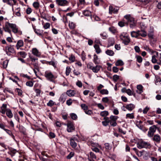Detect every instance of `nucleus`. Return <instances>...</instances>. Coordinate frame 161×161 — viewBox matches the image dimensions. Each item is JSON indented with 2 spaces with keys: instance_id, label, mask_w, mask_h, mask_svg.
<instances>
[{
  "instance_id": "obj_16",
  "label": "nucleus",
  "mask_w": 161,
  "mask_h": 161,
  "mask_svg": "<svg viewBox=\"0 0 161 161\" xmlns=\"http://www.w3.org/2000/svg\"><path fill=\"white\" fill-rule=\"evenodd\" d=\"M91 159L95 160L97 159V157L93 152H90L89 154L88 155V159Z\"/></svg>"
},
{
  "instance_id": "obj_61",
  "label": "nucleus",
  "mask_w": 161,
  "mask_h": 161,
  "mask_svg": "<svg viewBox=\"0 0 161 161\" xmlns=\"http://www.w3.org/2000/svg\"><path fill=\"white\" fill-rule=\"evenodd\" d=\"M99 147H91V149L92 151L96 152L98 153L99 152Z\"/></svg>"
},
{
  "instance_id": "obj_12",
  "label": "nucleus",
  "mask_w": 161,
  "mask_h": 161,
  "mask_svg": "<svg viewBox=\"0 0 161 161\" xmlns=\"http://www.w3.org/2000/svg\"><path fill=\"white\" fill-rule=\"evenodd\" d=\"M32 53L35 56L40 57L41 55V52L36 48H32L31 50Z\"/></svg>"
},
{
  "instance_id": "obj_32",
  "label": "nucleus",
  "mask_w": 161,
  "mask_h": 161,
  "mask_svg": "<svg viewBox=\"0 0 161 161\" xmlns=\"http://www.w3.org/2000/svg\"><path fill=\"white\" fill-rule=\"evenodd\" d=\"M109 114V113L108 111H104L101 112L100 115L101 116L103 117H105Z\"/></svg>"
},
{
  "instance_id": "obj_14",
  "label": "nucleus",
  "mask_w": 161,
  "mask_h": 161,
  "mask_svg": "<svg viewBox=\"0 0 161 161\" xmlns=\"http://www.w3.org/2000/svg\"><path fill=\"white\" fill-rule=\"evenodd\" d=\"M152 140L157 143H159L161 141L160 136L158 134L155 135L152 138Z\"/></svg>"
},
{
  "instance_id": "obj_6",
  "label": "nucleus",
  "mask_w": 161,
  "mask_h": 161,
  "mask_svg": "<svg viewBox=\"0 0 161 161\" xmlns=\"http://www.w3.org/2000/svg\"><path fill=\"white\" fill-rule=\"evenodd\" d=\"M119 117L116 116L111 115L110 116V125L111 126L115 127L117 125L116 120Z\"/></svg>"
},
{
  "instance_id": "obj_27",
  "label": "nucleus",
  "mask_w": 161,
  "mask_h": 161,
  "mask_svg": "<svg viewBox=\"0 0 161 161\" xmlns=\"http://www.w3.org/2000/svg\"><path fill=\"white\" fill-rule=\"evenodd\" d=\"M138 36H141L143 37H145L147 35V33L144 31H138Z\"/></svg>"
},
{
  "instance_id": "obj_55",
  "label": "nucleus",
  "mask_w": 161,
  "mask_h": 161,
  "mask_svg": "<svg viewBox=\"0 0 161 161\" xmlns=\"http://www.w3.org/2000/svg\"><path fill=\"white\" fill-rule=\"evenodd\" d=\"M55 103L52 100H50L49 102L47 103V105L48 106L52 107L54 105Z\"/></svg>"
},
{
  "instance_id": "obj_53",
  "label": "nucleus",
  "mask_w": 161,
  "mask_h": 161,
  "mask_svg": "<svg viewBox=\"0 0 161 161\" xmlns=\"http://www.w3.org/2000/svg\"><path fill=\"white\" fill-rule=\"evenodd\" d=\"M69 60L71 63L74 62L75 60V57L73 55H71V56L69 58Z\"/></svg>"
},
{
  "instance_id": "obj_45",
  "label": "nucleus",
  "mask_w": 161,
  "mask_h": 161,
  "mask_svg": "<svg viewBox=\"0 0 161 161\" xmlns=\"http://www.w3.org/2000/svg\"><path fill=\"white\" fill-rule=\"evenodd\" d=\"M156 55L158 56V62L157 63L161 65V53L158 55V53L156 52Z\"/></svg>"
},
{
  "instance_id": "obj_8",
  "label": "nucleus",
  "mask_w": 161,
  "mask_h": 161,
  "mask_svg": "<svg viewBox=\"0 0 161 161\" xmlns=\"http://www.w3.org/2000/svg\"><path fill=\"white\" fill-rule=\"evenodd\" d=\"M67 131L69 132H71L75 130V127L73 124L71 122H69L67 124Z\"/></svg>"
},
{
  "instance_id": "obj_18",
  "label": "nucleus",
  "mask_w": 161,
  "mask_h": 161,
  "mask_svg": "<svg viewBox=\"0 0 161 161\" xmlns=\"http://www.w3.org/2000/svg\"><path fill=\"white\" fill-rule=\"evenodd\" d=\"M102 68V66L99 65L94 66L92 69V71L95 73H97Z\"/></svg>"
},
{
  "instance_id": "obj_15",
  "label": "nucleus",
  "mask_w": 161,
  "mask_h": 161,
  "mask_svg": "<svg viewBox=\"0 0 161 161\" xmlns=\"http://www.w3.org/2000/svg\"><path fill=\"white\" fill-rule=\"evenodd\" d=\"M24 42L23 40H19L17 42V43L16 45V47L17 50L20 49V47L24 46Z\"/></svg>"
},
{
  "instance_id": "obj_24",
  "label": "nucleus",
  "mask_w": 161,
  "mask_h": 161,
  "mask_svg": "<svg viewBox=\"0 0 161 161\" xmlns=\"http://www.w3.org/2000/svg\"><path fill=\"white\" fill-rule=\"evenodd\" d=\"M6 112L7 116L9 118H11L13 117V114L10 109L9 108L7 109Z\"/></svg>"
},
{
  "instance_id": "obj_39",
  "label": "nucleus",
  "mask_w": 161,
  "mask_h": 161,
  "mask_svg": "<svg viewBox=\"0 0 161 161\" xmlns=\"http://www.w3.org/2000/svg\"><path fill=\"white\" fill-rule=\"evenodd\" d=\"M17 152H18L16 150L14 149L11 150L9 152H8V153L12 157H13L14 156L15 154Z\"/></svg>"
},
{
  "instance_id": "obj_56",
  "label": "nucleus",
  "mask_w": 161,
  "mask_h": 161,
  "mask_svg": "<svg viewBox=\"0 0 161 161\" xmlns=\"http://www.w3.org/2000/svg\"><path fill=\"white\" fill-rule=\"evenodd\" d=\"M50 24L49 23L47 22L45 23L43 26V28L45 29H48L50 28Z\"/></svg>"
},
{
  "instance_id": "obj_17",
  "label": "nucleus",
  "mask_w": 161,
  "mask_h": 161,
  "mask_svg": "<svg viewBox=\"0 0 161 161\" xmlns=\"http://www.w3.org/2000/svg\"><path fill=\"white\" fill-rule=\"evenodd\" d=\"M93 61L95 64H99L100 62V59L98 58V56L96 54H94L93 55Z\"/></svg>"
},
{
  "instance_id": "obj_35",
  "label": "nucleus",
  "mask_w": 161,
  "mask_h": 161,
  "mask_svg": "<svg viewBox=\"0 0 161 161\" xmlns=\"http://www.w3.org/2000/svg\"><path fill=\"white\" fill-rule=\"evenodd\" d=\"M18 54L20 56L23 58L26 57L27 55V53L24 51H21L18 53Z\"/></svg>"
},
{
  "instance_id": "obj_64",
  "label": "nucleus",
  "mask_w": 161,
  "mask_h": 161,
  "mask_svg": "<svg viewBox=\"0 0 161 161\" xmlns=\"http://www.w3.org/2000/svg\"><path fill=\"white\" fill-rule=\"evenodd\" d=\"M126 93L129 95L131 96L133 95V92L129 89H127Z\"/></svg>"
},
{
  "instance_id": "obj_58",
  "label": "nucleus",
  "mask_w": 161,
  "mask_h": 161,
  "mask_svg": "<svg viewBox=\"0 0 161 161\" xmlns=\"http://www.w3.org/2000/svg\"><path fill=\"white\" fill-rule=\"evenodd\" d=\"M71 71V69L69 67H67L66 69V75L67 76L68 75Z\"/></svg>"
},
{
  "instance_id": "obj_44",
  "label": "nucleus",
  "mask_w": 161,
  "mask_h": 161,
  "mask_svg": "<svg viewBox=\"0 0 161 161\" xmlns=\"http://www.w3.org/2000/svg\"><path fill=\"white\" fill-rule=\"evenodd\" d=\"M100 92L103 95H107L108 94V91L107 89H102Z\"/></svg>"
},
{
  "instance_id": "obj_21",
  "label": "nucleus",
  "mask_w": 161,
  "mask_h": 161,
  "mask_svg": "<svg viewBox=\"0 0 161 161\" xmlns=\"http://www.w3.org/2000/svg\"><path fill=\"white\" fill-rule=\"evenodd\" d=\"M7 105L5 104H3L2 106L1 107V113L3 114H4L8 108H7Z\"/></svg>"
},
{
  "instance_id": "obj_9",
  "label": "nucleus",
  "mask_w": 161,
  "mask_h": 161,
  "mask_svg": "<svg viewBox=\"0 0 161 161\" xmlns=\"http://www.w3.org/2000/svg\"><path fill=\"white\" fill-rule=\"evenodd\" d=\"M11 24L8 22H6L4 26L3 27V29L5 32H8L9 34H11V31L10 28H11Z\"/></svg>"
},
{
  "instance_id": "obj_37",
  "label": "nucleus",
  "mask_w": 161,
  "mask_h": 161,
  "mask_svg": "<svg viewBox=\"0 0 161 161\" xmlns=\"http://www.w3.org/2000/svg\"><path fill=\"white\" fill-rule=\"evenodd\" d=\"M137 88L139 91H137V92L139 93H141L142 92L143 86L141 85H138L137 86Z\"/></svg>"
},
{
  "instance_id": "obj_13",
  "label": "nucleus",
  "mask_w": 161,
  "mask_h": 161,
  "mask_svg": "<svg viewBox=\"0 0 161 161\" xmlns=\"http://www.w3.org/2000/svg\"><path fill=\"white\" fill-rule=\"evenodd\" d=\"M29 58H30L31 60V63H26L27 65H33L35 67L36 66V63H34V62H35L36 60H37V58H36L35 57L33 56H29Z\"/></svg>"
},
{
  "instance_id": "obj_38",
  "label": "nucleus",
  "mask_w": 161,
  "mask_h": 161,
  "mask_svg": "<svg viewBox=\"0 0 161 161\" xmlns=\"http://www.w3.org/2000/svg\"><path fill=\"white\" fill-rule=\"evenodd\" d=\"M83 14L85 16H89L91 15V12L87 10H84L83 12Z\"/></svg>"
},
{
  "instance_id": "obj_25",
  "label": "nucleus",
  "mask_w": 161,
  "mask_h": 161,
  "mask_svg": "<svg viewBox=\"0 0 161 161\" xmlns=\"http://www.w3.org/2000/svg\"><path fill=\"white\" fill-rule=\"evenodd\" d=\"M66 99V95L65 94H62L59 99V101L62 102V103H64L65 100Z\"/></svg>"
},
{
  "instance_id": "obj_30",
  "label": "nucleus",
  "mask_w": 161,
  "mask_h": 161,
  "mask_svg": "<svg viewBox=\"0 0 161 161\" xmlns=\"http://www.w3.org/2000/svg\"><path fill=\"white\" fill-rule=\"evenodd\" d=\"M105 53L108 55L112 56L114 55V52L111 50L108 49L105 51Z\"/></svg>"
},
{
  "instance_id": "obj_51",
  "label": "nucleus",
  "mask_w": 161,
  "mask_h": 161,
  "mask_svg": "<svg viewBox=\"0 0 161 161\" xmlns=\"http://www.w3.org/2000/svg\"><path fill=\"white\" fill-rule=\"evenodd\" d=\"M47 63L49 65H52L54 68L57 67L56 63L54 61H51L47 62Z\"/></svg>"
},
{
  "instance_id": "obj_59",
  "label": "nucleus",
  "mask_w": 161,
  "mask_h": 161,
  "mask_svg": "<svg viewBox=\"0 0 161 161\" xmlns=\"http://www.w3.org/2000/svg\"><path fill=\"white\" fill-rule=\"evenodd\" d=\"M156 56L155 55H153L152 57V62L153 63H156L158 62L157 59L156 58Z\"/></svg>"
},
{
  "instance_id": "obj_4",
  "label": "nucleus",
  "mask_w": 161,
  "mask_h": 161,
  "mask_svg": "<svg viewBox=\"0 0 161 161\" xmlns=\"http://www.w3.org/2000/svg\"><path fill=\"white\" fill-rule=\"evenodd\" d=\"M6 54L8 56H10L12 54H14L15 53L14 46L9 45L5 47L3 49Z\"/></svg>"
},
{
  "instance_id": "obj_60",
  "label": "nucleus",
  "mask_w": 161,
  "mask_h": 161,
  "mask_svg": "<svg viewBox=\"0 0 161 161\" xmlns=\"http://www.w3.org/2000/svg\"><path fill=\"white\" fill-rule=\"evenodd\" d=\"M26 84L27 86L31 87L33 86V83L31 81H28L26 82Z\"/></svg>"
},
{
  "instance_id": "obj_50",
  "label": "nucleus",
  "mask_w": 161,
  "mask_h": 161,
  "mask_svg": "<svg viewBox=\"0 0 161 161\" xmlns=\"http://www.w3.org/2000/svg\"><path fill=\"white\" fill-rule=\"evenodd\" d=\"M109 31L113 33H115L116 31V30L114 27H111L109 28Z\"/></svg>"
},
{
  "instance_id": "obj_40",
  "label": "nucleus",
  "mask_w": 161,
  "mask_h": 161,
  "mask_svg": "<svg viewBox=\"0 0 161 161\" xmlns=\"http://www.w3.org/2000/svg\"><path fill=\"white\" fill-rule=\"evenodd\" d=\"M34 31L35 33L37 34V35L39 36H42V33L43 31H41L39 29H34Z\"/></svg>"
},
{
  "instance_id": "obj_36",
  "label": "nucleus",
  "mask_w": 161,
  "mask_h": 161,
  "mask_svg": "<svg viewBox=\"0 0 161 161\" xmlns=\"http://www.w3.org/2000/svg\"><path fill=\"white\" fill-rule=\"evenodd\" d=\"M17 1L15 0H8V4L13 6L15 5Z\"/></svg>"
},
{
  "instance_id": "obj_5",
  "label": "nucleus",
  "mask_w": 161,
  "mask_h": 161,
  "mask_svg": "<svg viewBox=\"0 0 161 161\" xmlns=\"http://www.w3.org/2000/svg\"><path fill=\"white\" fill-rule=\"evenodd\" d=\"M124 17L127 21L128 22L130 23V26L131 28H133L136 26V23L134 21V19L131 17L130 14L126 15Z\"/></svg>"
},
{
  "instance_id": "obj_23",
  "label": "nucleus",
  "mask_w": 161,
  "mask_h": 161,
  "mask_svg": "<svg viewBox=\"0 0 161 161\" xmlns=\"http://www.w3.org/2000/svg\"><path fill=\"white\" fill-rule=\"evenodd\" d=\"M11 28L12 29L13 32L16 33L18 32V28L15 24H11Z\"/></svg>"
},
{
  "instance_id": "obj_1",
  "label": "nucleus",
  "mask_w": 161,
  "mask_h": 161,
  "mask_svg": "<svg viewBox=\"0 0 161 161\" xmlns=\"http://www.w3.org/2000/svg\"><path fill=\"white\" fill-rule=\"evenodd\" d=\"M137 147L139 149L150 148L151 147L150 143L147 142H145L142 139H138L136 142Z\"/></svg>"
},
{
  "instance_id": "obj_33",
  "label": "nucleus",
  "mask_w": 161,
  "mask_h": 161,
  "mask_svg": "<svg viewBox=\"0 0 161 161\" xmlns=\"http://www.w3.org/2000/svg\"><path fill=\"white\" fill-rule=\"evenodd\" d=\"M4 130L6 132V133L10 136L14 140H15V137L13 134H12V132L10 130L8 129H6Z\"/></svg>"
},
{
  "instance_id": "obj_46",
  "label": "nucleus",
  "mask_w": 161,
  "mask_h": 161,
  "mask_svg": "<svg viewBox=\"0 0 161 161\" xmlns=\"http://www.w3.org/2000/svg\"><path fill=\"white\" fill-rule=\"evenodd\" d=\"M70 115L71 119L73 120H76L77 118V116L76 114L75 113H71L70 114Z\"/></svg>"
},
{
  "instance_id": "obj_20",
  "label": "nucleus",
  "mask_w": 161,
  "mask_h": 161,
  "mask_svg": "<svg viewBox=\"0 0 161 161\" xmlns=\"http://www.w3.org/2000/svg\"><path fill=\"white\" fill-rule=\"evenodd\" d=\"M135 105L132 103H130L127 105L125 108L129 111H131L133 110L135 108Z\"/></svg>"
},
{
  "instance_id": "obj_7",
  "label": "nucleus",
  "mask_w": 161,
  "mask_h": 161,
  "mask_svg": "<svg viewBox=\"0 0 161 161\" xmlns=\"http://www.w3.org/2000/svg\"><path fill=\"white\" fill-rule=\"evenodd\" d=\"M57 4L59 6H64L67 5L69 2L67 0H56Z\"/></svg>"
},
{
  "instance_id": "obj_3",
  "label": "nucleus",
  "mask_w": 161,
  "mask_h": 161,
  "mask_svg": "<svg viewBox=\"0 0 161 161\" xmlns=\"http://www.w3.org/2000/svg\"><path fill=\"white\" fill-rule=\"evenodd\" d=\"M44 76L47 80L54 83H55L54 80L56 79V77L51 72L49 71H46L44 73Z\"/></svg>"
},
{
  "instance_id": "obj_29",
  "label": "nucleus",
  "mask_w": 161,
  "mask_h": 161,
  "mask_svg": "<svg viewBox=\"0 0 161 161\" xmlns=\"http://www.w3.org/2000/svg\"><path fill=\"white\" fill-rule=\"evenodd\" d=\"M138 31H132L130 32L131 36L132 37L137 38L138 37Z\"/></svg>"
},
{
  "instance_id": "obj_62",
  "label": "nucleus",
  "mask_w": 161,
  "mask_h": 161,
  "mask_svg": "<svg viewBox=\"0 0 161 161\" xmlns=\"http://www.w3.org/2000/svg\"><path fill=\"white\" fill-rule=\"evenodd\" d=\"M16 90L17 91V92L18 93V95L19 96H21L22 95V91L19 88H16Z\"/></svg>"
},
{
  "instance_id": "obj_41",
  "label": "nucleus",
  "mask_w": 161,
  "mask_h": 161,
  "mask_svg": "<svg viewBox=\"0 0 161 161\" xmlns=\"http://www.w3.org/2000/svg\"><path fill=\"white\" fill-rule=\"evenodd\" d=\"M92 147H99V148L101 149L102 147L101 145H99L97 143L92 142L91 143Z\"/></svg>"
},
{
  "instance_id": "obj_52",
  "label": "nucleus",
  "mask_w": 161,
  "mask_h": 161,
  "mask_svg": "<svg viewBox=\"0 0 161 161\" xmlns=\"http://www.w3.org/2000/svg\"><path fill=\"white\" fill-rule=\"evenodd\" d=\"M15 11H17L15 13V14L17 16H20L21 14L20 13V8H17L15 9Z\"/></svg>"
},
{
  "instance_id": "obj_31",
  "label": "nucleus",
  "mask_w": 161,
  "mask_h": 161,
  "mask_svg": "<svg viewBox=\"0 0 161 161\" xmlns=\"http://www.w3.org/2000/svg\"><path fill=\"white\" fill-rule=\"evenodd\" d=\"M69 26L70 29H73L75 27L76 25L73 22L69 21Z\"/></svg>"
},
{
  "instance_id": "obj_11",
  "label": "nucleus",
  "mask_w": 161,
  "mask_h": 161,
  "mask_svg": "<svg viewBox=\"0 0 161 161\" xmlns=\"http://www.w3.org/2000/svg\"><path fill=\"white\" fill-rule=\"evenodd\" d=\"M118 8L110 5L109 8V13L110 14L113 13L116 14L118 12Z\"/></svg>"
},
{
  "instance_id": "obj_42",
  "label": "nucleus",
  "mask_w": 161,
  "mask_h": 161,
  "mask_svg": "<svg viewBox=\"0 0 161 161\" xmlns=\"http://www.w3.org/2000/svg\"><path fill=\"white\" fill-rule=\"evenodd\" d=\"M146 152L144 150H142V151H139L138 152L137 154H136L138 157H141Z\"/></svg>"
},
{
  "instance_id": "obj_49",
  "label": "nucleus",
  "mask_w": 161,
  "mask_h": 161,
  "mask_svg": "<svg viewBox=\"0 0 161 161\" xmlns=\"http://www.w3.org/2000/svg\"><path fill=\"white\" fill-rule=\"evenodd\" d=\"M80 107L84 111L88 109V107L85 104H81Z\"/></svg>"
},
{
  "instance_id": "obj_26",
  "label": "nucleus",
  "mask_w": 161,
  "mask_h": 161,
  "mask_svg": "<svg viewBox=\"0 0 161 161\" xmlns=\"http://www.w3.org/2000/svg\"><path fill=\"white\" fill-rule=\"evenodd\" d=\"M70 145L72 148H74L77 146V144L76 141L72 139H70L69 140Z\"/></svg>"
},
{
  "instance_id": "obj_34",
  "label": "nucleus",
  "mask_w": 161,
  "mask_h": 161,
  "mask_svg": "<svg viewBox=\"0 0 161 161\" xmlns=\"http://www.w3.org/2000/svg\"><path fill=\"white\" fill-rule=\"evenodd\" d=\"M115 64L116 66H121L124 64V63L121 60L119 59L116 61Z\"/></svg>"
},
{
  "instance_id": "obj_28",
  "label": "nucleus",
  "mask_w": 161,
  "mask_h": 161,
  "mask_svg": "<svg viewBox=\"0 0 161 161\" xmlns=\"http://www.w3.org/2000/svg\"><path fill=\"white\" fill-rule=\"evenodd\" d=\"M135 118L134 114L131 113L130 114L128 113L126 114L125 118L126 119H133Z\"/></svg>"
},
{
  "instance_id": "obj_43",
  "label": "nucleus",
  "mask_w": 161,
  "mask_h": 161,
  "mask_svg": "<svg viewBox=\"0 0 161 161\" xmlns=\"http://www.w3.org/2000/svg\"><path fill=\"white\" fill-rule=\"evenodd\" d=\"M157 127L155 125H153L149 128V130L154 133L156 130Z\"/></svg>"
},
{
  "instance_id": "obj_22",
  "label": "nucleus",
  "mask_w": 161,
  "mask_h": 161,
  "mask_svg": "<svg viewBox=\"0 0 161 161\" xmlns=\"http://www.w3.org/2000/svg\"><path fill=\"white\" fill-rule=\"evenodd\" d=\"M75 94V91L73 90H69L66 92V94L69 97L74 96Z\"/></svg>"
},
{
  "instance_id": "obj_48",
  "label": "nucleus",
  "mask_w": 161,
  "mask_h": 161,
  "mask_svg": "<svg viewBox=\"0 0 161 161\" xmlns=\"http://www.w3.org/2000/svg\"><path fill=\"white\" fill-rule=\"evenodd\" d=\"M100 36L103 39H106L108 37L107 34L105 32H103L100 34Z\"/></svg>"
},
{
  "instance_id": "obj_57",
  "label": "nucleus",
  "mask_w": 161,
  "mask_h": 161,
  "mask_svg": "<svg viewBox=\"0 0 161 161\" xmlns=\"http://www.w3.org/2000/svg\"><path fill=\"white\" fill-rule=\"evenodd\" d=\"M150 109V108L148 106H146L142 110L143 113L144 114H146Z\"/></svg>"
},
{
  "instance_id": "obj_2",
  "label": "nucleus",
  "mask_w": 161,
  "mask_h": 161,
  "mask_svg": "<svg viewBox=\"0 0 161 161\" xmlns=\"http://www.w3.org/2000/svg\"><path fill=\"white\" fill-rule=\"evenodd\" d=\"M119 37L125 45H128L130 42V37L126 33L124 32L122 33L120 35Z\"/></svg>"
},
{
  "instance_id": "obj_47",
  "label": "nucleus",
  "mask_w": 161,
  "mask_h": 161,
  "mask_svg": "<svg viewBox=\"0 0 161 161\" xmlns=\"http://www.w3.org/2000/svg\"><path fill=\"white\" fill-rule=\"evenodd\" d=\"M137 61L139 63H141L142 61V58L140 56L137 55L136 56Z\"/></svg>"
},
{
  "instance_id": "obj_19",
  "label": "nucleus",
  "mask_w": 161,
  "mask_h": 161,
  "mask_svg": "<svg viewBox=\"0 0 161 161\" xmlns=\"http://www.w3.org/2000/svg\"><path fill=\"white\" fill-rule=\"evenodd\" d=\"M96 53L97 54H99L102 52V50L100 48L99 45L97 44H95L94 46Z\"/></svg>"
},
{
  "instance_id": "obj_63",
  "label": "nucleus",
  "mask_w": 161,
  "mask_h": 161,
  "mask_svg": "<svg viewBox=\"0 0 161 161\" xmlns=\"http://www.w3.org/2000/svg\"><path fill=\"white\" fill-rule=\"evenodd\" d=\"M55 134L53 132H50L49 133V137L50 138H53L55 137Z\"/></svg>"
},
{
  "instance_id": "obj_10",
  "label": "nucleus",
  "mask_w": 161,
  "mask_h": 161,
  "mask_svg": "<svg viewBox=\"0 0 161 161\" xmlns=\"http://www.w3.org/2000/svg\"><path fill=\"white\" fill-rule=\"evenodd\" d=\"M32 5L35 10H39V12L41 15L43 14V12L42 11V10L40 9V5L38 2H33L32 4Z\"/></svg>"
},
{
  "instance_id": "obj_54",
  "label": "nucleus",
  "mask_w": 161,
  "mask_h": 161,
  "mask_svg": "<svg viewBox=\"0 0 161 161\" xmlns=\"http://www.w3.org/2000/svg\"><path fill=\"white\" fill-rule=\"evenodd\" d=\"M74 154L75 153L74 152H71L66 158L68 159H70L74 156Z\"/></svg>"
}]
</instances>
